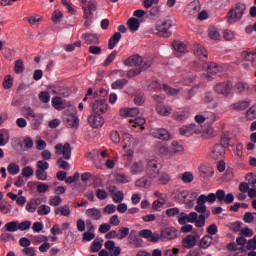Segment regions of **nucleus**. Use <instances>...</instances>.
Instances as JSON below:
<instances>
[{
	"mask_svg": "<svg viewBox=\"0 0 256 256\" xmlns=\"http://www.w3.org/2000/svg\"><path fill=\"white\" fill-rule=\"evenodd\" d=\"M35 173V170H33V168L31 166H26L22 169V175L23 177H33Z\"/></svg>",
	"mask_w": 256,
	"mask_h": 256,
	"instance_id": "69168bd1",
	"label": "nucleus"
},
{
	"mask_svg": "<svg viewBox=\"0 0 256 256\" xmlns=\"http://www.w3.org/2000/svg\"><path fill=\"white\" fill-rule=\"evenodd\" d=\"M43 118H44L43 113L36 114L31 123L32 129L37 131L39 129V127H41V125H43Z\"/></svg>",
	"mask_w": 256,
	"mask_h": 256,
	"instance_id": "473e14b6",
	"label": "nucleus"
},
{
	"mask_svg": "<svg viewBox=\"0 0 256 256\" xmlns=\"http://www.w3.org/2000/svg\"><path fill=\"white\" fill-rule=\"evenodd\" d=\"M199 173H200V176L203 177V179H209L213 177V174L215 173V171L213 167L203 165L199 167Z\"/></svg>",
	"mask_w": 256,
	"mask_h": 256,
	"instance_id": "cd10ccee",
	"label": "nucleus"
},
{
	"mask_svg": "<svg viewBox=\"0 0 256 256\" xmlns=\"http://www.w3.org/2000/svg\"><path fill=\"white\" fill-rule=\"evenodd\" d=\"M14 71L19 75V73H23L25 71V65L23 64V60H16Z\"/></svg>",
	"mask_w": 256,
	"mask_h": 256,
	"instance_id": "bf43d9fd",
	"label": "nucleus"
},
{
	"mask_svg": "<svg viewBox=\"0 0 256 256\" xmlns=\"http://www.w3.org/2000/svg\"><path fill=\"white\" fill-rule=\"evenodd\" d=\"M87 7L89 10H87V8H84V13L86 19H89V17H91V11H97V2L95 0H89L87 3Z\"/></svg>",
	"mask_w": 256,
	"mask_h": 256,
	"instance_id": "e433bc0d",
	"label": "nucleus"
},
{
	"mask_svg": "<svg viewBox=\"0 0 256 256\" xmlns=\"http://www.w3.org/2000/svg\"><path fill=\"white\" fill-rule=\"evenodd\" d=\"M39 205V200L37 199H32L26 204V211L28 213H35L37 211V207Z\"/></svg>",
	"mask_w": 256,
	"mask_h": 256,
	"instance_id": "a19ab883",
	"label": "nucleus"
},
{
	"mask_svg": "<svg viewBox=\"0 0 256 256\" xmlns=\"http://www.w3.org/2000/svg\"><path fill=\"white\" fill-rule=\"evenodd\" d=\"M173 26L170 19L160 20L155 25V33L161 37H171V27Z\"/></svg>",
	"mask_w": 256,
	"mask_h": 256,
	"instance_id": "6e6552de",
	"label": "nucleus"
},
{
	"mask_svg": "<svg viewBox=\"0 0 256 256\" xmlns=\"http://www.w3.org/2000/svg\"><path fill=\"white\" fill-rule=\"evenodd\" d=\"M204 198H201L200 196L197 198V205L195 206V211H197V213H209V211H207V205H205V200H203Z\"/></svg>",
	"mask_w": 256,
	"mask_h": 256,
	"instance_id": "72a5a7b5",
	"label": "nucleus"
},
{
	"mask_svg": "<svg viewBox=\"0 0 256 256\" xmlns=\"http://www.w3.org/2000/svg\"><path fill=\"white\" fill-rule=\"evenodd\" d=\"M215 93L223 95V97H229L231 91H233V83L229 81L219 82L214 86Z\"/></svg>",
	"mask_w": 256,
	"mask_h": 256,
	"instance_id": "9b49d317",
	"label": "nucleus"
},
{
	"mask_svg": "<svg viewBox=\"0 0 256 256\" xmlns=\"http://www.w3.org/2000/svg\"><path fill=\"white\" fill-rule=\"evenodd\" d=\"M105 249L109 251L110 256H119L121 255V247L115 245V241L108 240L104 243Z\"/></svg>",
	"mask_w": 256,
	"mask_h": 256,
	"instance_id": "aec40b11",
	"label": "nucleus"
},
{
	"mask_svg": "<svg viewBox=\"0 0 256 256\" xmlns=\"http://www.w3.org/2000/svg\"><path fill=\"white\" fill-rule=\"evenodd\" d=\"M68 127L77 129L79 127V118L76 115H70L65 118Z\"/></svg>",
	"mask_w": 256,
	"mask_h": 256,
	"instance_id": "f704fd0d",
	"label": "nucleus"
},
{
	"mask_svg": "<svg viewBox=\"0 0 256 256\" xmlns=\"http://www.w3.org/2000/svg\"><path fill=\"white\" fill-rule=\"evenodd\" d=\"M82 37L87 45H99V37L95 34L84 33L82 34Z\"/></svg>",
	"mask_w": 256,
	"mask_h": 256,
	"instance_id": "c756f323",
	"label": "nucleus"
},
{
	"mask_svg": "<svg viewBox=\"0 0 256 256\" xmlns=\"http://www.w3.org/2000/svg\"><path fill=\"white\" fill-rule=\"evenodd\" d=\"M4 229L9 231V233H15V231H19V221H11L6 223Z\"/></svg>",
	"mask_w": 256,
	"mask_h": 256,
	"instance_id": "37998d69",
	"label": "nucleus"
},
{
	"mask_svg": "<svg viewBox=\"0 0 256 256\" xmlns=\"http://www.w3.org/2000/svg\"><path fill=\"white\" fill-rule=\"evenodd\" d=\"M208 37H210L213 41H219V39H221V33L219 32V29L210 27L208 30Z\"/></svg>",
	"mask_w": 256,
	"mask_h": 256,
	"instance_id": "79ce46f5",
	"label": "nucleus"
},
{
	"mask_svg": "<svg viewBox=\"0 0 256 256\" xmlns=\"http://www.w3.org/2000/svg\"><path fill=\"white\" fill-rule=\"evenodd\" d=\"M202 69L205 71L202 75V79H206V81H211L213 79V75H219V73L223 72V67L213 62H205L202 65Z\"/></svg>",
	"mask_w": 256,
	"mask_h": 256,
	"instance_id": "423d86ee",
	"label": "nucleus"
},
{
	"mask_svg": "<svg viewBox=\"0 0 256 256\" xmlns=\"http://www.w3.org/2000/svg\"><path fill=\"white\" fill-rule=\"evenodd\" d=\"M101 247H103V240L102 239H95L91 246H90V249L92 251V253H97Z\"/></svg>",
	"mask_w": 256,
	"mask_h": 256,
	"instance_id": "8fccbe9b",
	"label": "nucleus"
},
{
	"mask_svg": "<svg viewBox=\"0 0 256 256\" xmlns=\"http://www.w3.org/2000/svg\"><path fill=\"white\" fill-rule=\"evenodd\" d=\"M127 83H128L127 79H120L113 82L111 87L112 89H123V87H125Z\"/></svg>",
	"mask_w": 256,
	"mask_h": 256,
	"instance_id": "4d7b16f0",
	"label": "nucleus"
},
{
	"mask_svg": "<svg viewBox=\"0 0 256 256\" xmlns=\"http://www.w3.org/2000/svg\"><path fill=\"white\" fill-rule=\"evenodd\" d=\"M162 232V241H171L177 239V229L173 227L165 228Z\"/></svg>",
	"mask_w": 256,
	"mask_h": 256,
	"instance_id": "412c9836",
	"label": "nucleus"
},
{
	"mask_svg": "<svg viewBox=\"0 0 256 256\" xmlns=\"http://www.w3.org/2000/svg\"><path fill=\"white\" fill-rule=\"evenodd\" d=\"M199 11H201V2L199 0L191 1L184 9L186 17L189 18L197 17V15H199Z\"/></svg>",
	"mask_w": 256,
	"mask_h": 256,
	"instance_id": "9d476101",
	"label": "nucleus"
},
{
	"mask_svg": "<svg viewBox=\"0 0 256 256\" xmlns=\"http://www.w3.org/2000/svg\"><path fill=\"white\" fill-rule=\"evenodd\" d=\"M246 181H248V185L251 187L248 189V197L253 199L256 197V177L253 173H248L246 175Z\"/></svg>",
	"mask_w": 256,
	"mask_h": 256,
	"instance_id": "f3484780",
	"label": "nucleus"
},
{
	"mask_svg": "<svg viewBox=\"0 0 256 256\" xmlns=\"http://www.w3.org/2000/svg\"><path fill=\"white\" fill-rule=\"evenodd\" d=\"M246 9L247 6L243 3H237L235 6H233L226 16L229 25H233L238 23V21H241V19H243V15H245Z\"/></svg>",
	"mask_w": 256,
	"mask_h": 256,
	"instance_id": "20e7f679",
	"label": "nucleus"
},
{
	"mask_svg": "<svg viewBox=\"0 0 256 256\" xmlns=\"http://www.w3.org/2000/svg\"><path fill=\"white\" fill-rule=\"evenodd\" d=\"M85 215L89 221H99L103 218V212L99 208H88Z\"/></svg>",
	"mask_w": 256,
	"mask_h": 256,
	"instance_id": "dca6fc26",
	"label": "nucleus"
},
{
	"mask_svg": "<svg viewBox=\"0 0 256 256\" xmlns=\"http://www.w3.org/2000/svg\"><path fill=\"white\" fill-rule=\"evenodd\" d=\"M247 107H249V102L247 101L237 102L232 105V109H235L236 111H244Z\"/></svg>",
	"mask_w": 256,
	"mask_h": 256,
	"instance_id": "5fc2aeb1",
	"label": "nucleus"
},
{
	"mask_svg": "<svg viewBox=\"0 0 256 256\" xmlns=\"http://www.w3.org/2000/svg\"><path fill=\"white\" fill-rule=\"evenodd\" d=\"M116 181H117V183H122V184L130 183L131 178L125 174H118L116 176Z\"/></svg>",
	"mask_w": 256,
	"mask_h": 256,
	"instance_id": "0e129e2a",
	"label": "nucleus"
},
{
	"mask_svg": "<svg viewBox=\"0 0 256 256\" xmlns=\"http://www.w3.org/2000/svg\"><path fill=\"white\" fill-rule=\"evenodd\" d=\"M27 20L31 27H39L40 23L43 21V16L39 14L31 15L27 17Z\"/></svg>",
	"mask_w": 256,
	"mask_h": 256,
	"instance_id": "2f4dec72",
	"label": "nucleus"
},
{
	"mask_svg": "<svg viewBox=\"0 0 256 256\" xmlns=\"http://www.w3.org/2000/svg\"><path fill=\"white\" fill-rule=\"evenodd\" d=\"M124 65L127 67H138V69H149L151 61L143 60V57L139 55H132L125 60Z\"/></svg>",
	"mask_w": 256,
	"mask_h": 256,
	"instance_id": "0eeeda50",
	"label": "nucleus"
},
{
	"mask_svg": "<svg viewBox=\"0 0 256 256\" xmlns=\"http://www.w3.org/2000/svg\"><path fill=\"white\" fill-rule=\"evenodd\" d=\"M7 197H9V199H11L12 201H16V204L19 207H25V203H27V197L17 196V194H15L13 192H8Z\"/></svg>",
	"mask_w": 256,
	"mask_h": 256,
	"instance_id": "bb28decb",
	"label": "nucleus"
},
{
	"mask_svg": "<svg viewBox=\"0 0 256 256\" xmlns=\"http://www.w3.org/2000/svg\"><path fill=\"white\" fill-rule=\"evenodd\" d=\"M120 117H137L139 114V109L138 108H121L119 110Z\"/></svg>",
	"mask_w": 256,
	"mask_h": 256,
	"instance_id": "a878e982",
	"label": "nucleus"
},
{
	"mask_svg": "<svg viewBox=\"0 0 256 256\" xmlns=\"http://www.w3.org/2000/svg\"><path fill=\"white\" fill-rule=\"evenodd\" d=\"M109 193L111 194L114 203H121V201L125 199V193H123V191H117L115 186L109 188Z\"/></svg>",
	"mask_w": 256,
	"mask_h": 256,
	"instance_id": "5701e85b",
	"label": "nucleus"
},
{
	"mask_svg": "<svg viewBox=\"0 0 256 256\" xmlns=\"http://www.w3.org/2000/svg\"><path fill=\"white\" fill-rule=\"evenodd\" d=\"M55 153L58 156H63V159H71V145L69 143H58L54 147Z\"/></svg>",
	"mask_w": 256,
	"mask_h": 256,
	"instance_id": "f8f14e48",
	"label": "nucleus"
},
{
	"mask_svg": "<svg viewBox=\"0 0 256 256\" xmlns=\"http://www.w3.org/2000/svg\"><path fill=\"white\" fill-rule=\"evenodd\" d=\"M241 57H242V59H244V61H248V62L252 63V61L254 59H256V53L244 51V52H242Z\"/></svg>",
	"mask_w": 256,
	"mask_h": 256,
	"instance_id": "864d4df0",
	"label": "nucleus"
},
{
	"mask_svg": "<svg viewBox=\"0 0 256 256\" xmlns=\"http://www.w3.org/2000/svg\"><path fill=\"white\" fill-rule=\"evenodd\" d=\"M54 212L56 215L60 214L62 217H69L71 215V208L69 205H64L56 208Z\"/></svg>",
	"mask_w": 256,
	"mask_h": 256,
	"instance_id": "4c0bfd02",
	"label": "nucleus"
},
{
	"mask_svg": "<svg viewBox=\"0 0 256 256\" xmlns=\"http://www.w3.org/2000/svg\"><path fill=\"white\" fill-rule=\"evenodd\" d=\"M88 123L93 129H101L105 125V119L101 114H92L88 117Z\"/></svg>",
	"mask_w": 256,
	"mask_h": 256,
	"instance_id": "4468645a",
	"label": "nucleus"
},
{
	"mask_svg": "<svg viewBox=\"0 0 256 256\" xmlns=\"http://www.w3.org/2000/svg\"><path fill=\"white\" fill-rule=\"evenodd\" d=\"M109 109V105L104 101H95L92 105V111L94 115H102L103 113H107Z\"/></svg>",
	"mask_w": 256,
	"mask_h": 256,
	"instance_id": "a211bd4d",
	"label": "nucleus"
},
{
	"mask_svg": "<svg viewBox=\"0 0 256 256\" xmlns=\"http://www.w3.org/2000/svg\"><path fill=\"white\" fill-rule=\"evenodd\" d=\"M209 157L215 161L223 159L225 157V147L221 144L214 145L210 150Z\"/></svg>",
	"mask_w": 256,
	"mask_h": 256,
	"instance_id": "2eb2a0df",
	"label": "nucleus"
},
{
	"mask_svg": "<svg viewBox=\"0 0 256 256\" xmlns=\"http://www.w3.org/2000/svg\"><path fill=\"white\" fill-rule=\"evenodd\" d=\"M164 256H179V248L166 249Z\"/></svg>",
	"mask_w": 256,
	"mask_h": 256,
	"instance_id": "774afa93",
	"label": "nucleus"
},
{
	"mask_svg": "<svg viewBox=\"0 0 256 256\" xmlns=\"http://www.w3.org/2000/svg\"><path fill=\"white\" fill-rule=\"evenodd\" d=\"M52 106L57 111H61V109H63V99H61L60 97L52 98Z\"/></svg>",
	"mask_w": 256,
	"mask_h": 256,
	"instance_id": "6e6d98bb",
	"label": "nucleus"
},
{
	"mask_svg": "<svg viewBox=\"0 0 256 256\" xmlns=\"http://www.w3.org/2000/svg\"><path fill=\"white\" fill-rule=\"evenodd\" d=\"M39 99L41 103H49L51 101V95L47 91H42L39 94Z\"/></svg>",
	"mask_w": 256,
	"mask_h": 256,
	"instance_id": "e2e57ef3",
	"label": "nucleus"
},
{
	"mask_svg": "<svg viewBox=\"0 0 256 256\" xmlns=\"http://www.w3.org/2000/svg\"><path fill=\"white\" fill-rule=\"evenodd\" d=\"M37 213L40 216L49 215V213H51V207L49 205L42 204L38 207Z\"/></svg>",
	"mask_w": 256,
	"mask_h": 256,
	"instance_id": "603ef678",
	"label": "nucleus"
},
{
	"mask_svg": "<svg viewBox=\"0 0 256 256\" xmlns=\"http://www.w3.org/2000/svg\"><path fill=\"white\" fill-rule=\"evenodd\" d=\"M155 151L159 157H163L164 159H172V157H177V155H183V153H185V145L179 143L178 141H173L169 147L158 144Z\"/></svg>",
	"mask_w": 256,
	"mask_h": 256,
	"instance_id": "f03ea898",
	"label": "nucleus"
},
{
	"mask_svg": "<svg viewBox=\"0 0 256 256\" xmlns=\"http://www.w3.org/2000/svg\"><path fill=\"white\" fill-rule=\"evenodd\" d=\"M121 41V33L116 32L114 35L109 39L108 47L109 49H115L117 47V43Z\"/></svg>",
	"mask_w": 256,
	"mask_h": 256,
	"instance_id": "58836bf2",
	"label": "nucleus"
},
{
	"mask_svg": "<svg viewBox=\"0 0 256 256\" xmlns=\"http://www.w3.org/2000/svg\"><path fill=\"white\" fill-rule=\"evenodd\" d=\"M171 181V175L167 172H161L157 160L147 161L146 175L135 181V187L139 189H149L151 185H167Z\"/></svg>",
	"mask_w": 256,
	"mask_h": 256,
	"instance_id": "f257e3e1",
	"label": "nucleus"
},
{
	"mask_svg": "<svg viewBox=\"0 0 256 256\" xmlns=\"http://www.w3.org/2000/svg\"><path fill=\"white\" fill-rule=\"evenodd\" d=\"M173 47L178 53H187V45H185V43H183L182 41H174Z\"/></svg>",
	"mask_w": 256,
	"mask_h": 256,
	"instance_id": "c03bdc74",
	"label": "nucleus"
},
{
	"mask_svg": "<svg viewBox=\"0 0 256 256\" xmlns=\"http://www.w3.org/2000/svg\"><path fill=\"white\" fill-rule=\"evenodd\" d=\"M200 198L204 200L205 203H215V201H218L220 203H226L227 205H230V203H233L235 201V196L233 193L225 194L224 190H217L216 193H209L208 195L201 194Z\"/></svg>",
	"mask_w": 256,
	"mask_h": 256,
	"instance_id": "7ed1b4c3",
	"label": "nucleus"
},
{
	"mask_svg": "<svg viewBox=\"0 0 256 256\" xmlns=\"http://www.w3.org/2000/svg\"><path fill=\"white\" fill-rule=\"evenodd\" d=\"M9 143V130L2 129L0 130V147H5Z\"/></svg>",
	"mask_w": 256,
	"mask_h": 256,
	"instance_id": "ea45409f",
	"label": "nucleus"
},
{
	"mask_svg": "<svg viewBox=\"0 0 256 256\" xmlns=\"http://www.w3.org/2000/svg\"><path fill=\"white\" fill-rule=\"evenodd\" d=\"M197 245V237L194 235H187L182 239V247L184 249H193Z\"/></svg>",
	"mask_w": 256,
	"mask_h": 256,
	"instance_id": "4be33fe9",
	"label": "nucleus"
},
{
	"mask_svg": "<svg viewBox=\"0 0 256 256\" xmlns=\"http://www.w3.org/2000/svg\"><path fill=\"white\" fill-rule=\"evenodd\" d=\"M194 55L203 62L207 61V50L201 44L194 45Z\"/></svg>",
	"mask_w": 256,
	"mask_h": 256,
	"instance_id": "b1692460",
	"label": "nucleus"
},
{
	"mask_svg": "<svg viewBox=\"0 0 256 256\" xmlns=\"http://www.w3.org/2000/svg\"><path fill=\"white\" fill-rule=\"evenodd\" d=\"M61 19H63V12L61 10H55L52 14L53 23H60Z\"/></svg>",
	"mask_w": 256,
	"mask_h": 256,
	"instance_id": "680f3d73",
	"label": "nucleus"
},
{
	"mask_svg": "<svg viewBox=\"0 0 256 256\" xmlns=\"http://www.w3.org/2000/svg\"><path fill=\"white\" fill-rule=\"evenodd\" d=\"M198 135H201L203 139H213L215 137V129L213 127H208L203 130V127L200 126V133Z\"/></svg>",
	"mask_w": 256,
	"mask_h": 256,
	"instance_id": "7c9ffc66",
	"label": "nucleus"
},
{
	"mask_svg": "<svg viewBox=\"0 0 256 256\" xmlns=\"http://www.w3.org/2000/svg\"><path fill=\"white\" fill-rule=\"evenodd\" d=\"M248 88H249V86L247 85V83L238 82L234 86V91H236V93H243V91H245Z\"/></svg>",
	"mask_w": 256,
	"mask_h": 256,
	"instance_id": "052dcab7",
	"label": "nucleus"
},
{
	"mask_svg": "<svg viewBox=\"0 0 256 256\" xmlns=\"http://www.w3.org/2000/svg\"><path fill=\"white\" fill-rule=\"evenodd\" d=\"M128 170L131 175H143L147 172V162L145 160H134L128 165Z\"/></svg>",
	"mask_w": 256,
	"mask_h": 256,
	"instance_id": "1a4fd4ad",
	"label": "nucleus"
},
{
	"mask_svg": "<svg viewBox=\"0 0 256 256\" xmlns=\"http://www.w3.org/2000/svg\"><path fill=\"white\" fill-rule=\"evenodd\" d=\"M151 135L156 139H161L162 141H168V139H171V134H169L167 129L154 128L151 130Z\"/></svg>",
	"mask_w": 256,
	"mask_h": 256,
	"instance_id": "6ab92c4d",
	"label": "nucleus"
},
{
	"mask_svg": "<svg viewBox=\"0 0 256 256\" xmlns=\"http://www.w3.org/2000/svg\"><path fill=\"white\" fill-rule=\"evenodd\" d=\"M156 112L161 117H169L173 113V108L171 106H165L164 104H158L156 106Z\"/></svg>",
	"mask_w": 256,
	"mask_h": 256,
	"instance_id": "393cba45",
	"label": "nucleus"
},
{
	"mask_svg": "<svg viewBox=\"0 0 256 256\" xmlns=\"http://www.w3.org/2000/svg\"><path fill=\"white\" fill-rule=\"evenodd\" d=\"M123 149L125 151L126 157H133L135 155V147H137V144L139 141L128 132H123Z\"/></svg>",
	"mask_w": 256,
	"mask_h": 256,
	"instance_id": "39448f33",
	"label": "nucleus"
},
{
	"mask_svg": "<svg viewBox=\"0 0 256 256\" xmlns=\"http://www.w3.org/2000/svg\"><path fill=\"white\" fill-rule=\"evenodd\" d=\"M127 235H129V228L128 227H121L119 229V233H118L119 241L125 239V237H127Z\"/></svg>",
	"mask_w": 256,
	"mask_h": 256,
	"instance_id": "338daca9",
	"label": "nucleus"
},
{
	"mask_svg": "<svg viewBox=\"0 0 256 256\" xmlns=\"http://www.w3.org/2000/svg\"><path fill=\"white\" fill-rule=\"evenodd\" d=\"M181 197L185 203H189L190 207H193V201H195V198L197 197V193L189 192V191H182Z\"/></svg>",
	"mask_w": 256,
	"mask_h": 256,
	"instance_id": "c85d7f7f",
	"label": "nucleus"
},
{
	"mask_svg": "<svg viewBox=\"0 0 256 256\" xmlns=\"http://www.w3.org/2000/svg\"><path fill=\"white\" fill-rule=\"evenodd\" d=\"M13 76L11 75H6L4 77V81H3V88L4 89H11V87H13Z\"/></svg>",
	"mask_w": 256,
	"mask_h": 256,
	"instance_id": "13d9d810",
	"label": "nucleus"
},
{
	"mask_svg": "<svg viewBox=\"0 0 256 256\" xmlns=\"http://www.w3.org/2000/svg\"><path fill=\"white\" fill-rule=\"evenodd\" d=\"M130 31H139V20L136 18H130L127 22Z\"/></svg>",
	"mask_w": 256,
	"mask_h": 256,
	"instance_id": "3c124183",
	"label": "nucleus"
},
{
	"mask_svg": "<svg viewBox=\"0 0 256 256\" xmlns=\"http://www.w3.org/2000/svg\"><path fill=\"white\" fill-rule=\"evenodd\" d=\"M22 114L26 119L34 118L37 114H35V110L31 108L30 106H24L22 108Z\"/></svg>",
	"mask_w": 256,
	"mask_h": 256,
	"instance_id": "de8ad7c7",
	"label": "nucleus"
},
{
	"mask_svg": "<svg viewBox=\"0 0 256 256\" xmlns=\"http://www.w3.org/2000/svg\"><path fill=\"white\" fill-rule=\"evenodd\" d=\"M13 211V206L8 202H0V213L3 215H9Z\"/></svg>",
	"mask_w": 256,
	"mask_h": 256,
	"instance_id": "49530a36",
	"label": "nucleus"
},
{
	"mask_svg": "<svg viewBox=\"0 0 256 256\" xmlns=\"http://www.w3.org/2000/svg\"><path fill=\"white\" fill-rule=\"evenodd\" d=\"M213 245V237L206 235L204 236L199 243L200 249H209Z\"/></svg>",
	"mask_w": 256,
	"mask_h": 256,
	"instance_id": "c9c22d12",
	"label": "nucleus"
},
{
	"mask_svg": "<svg viewBox=\"0 0 256 256\" xmlns=\"http://www.w3.org/2000/svg\"><path fill=\"white\" fill-rule=\"evenodd\" d=\"M180 135L183 137H191V135H199L201 133V126L195 124H189L186 126H182L179 129Z\"/></svg>",
	"mask_w": 256,
	"mask_h": 256,
	"instance_id": "ddd939ff",
	"label": "nucleus"
},
{
	"mask_svg": "<svg viewBox=\"0 0 256 256\" xmlns=\"http://www.w3.org/2000/svg\"><path fill=\"white\" fill-rule=\"evenodd\" d=\"M209 215H211V212H206V214H201L196 219L195 225L196 227H204L205 226V220L209 219Z\"/></svg>",
	"mask_w": 256,
	"mask_h": 256,
	"instance_id": "a18cd8bd",
	"label": "nucleus"
},
{
	"mask_svg": "<svg viewBox=\"0 0 256 256\" xmlns=\"http://www.w3.org/2000/svg\"><path fill=\"white\" fill-rule=\"evenodd\" d=\"M7 171L10 175H19L21 173V167L17 163H10L7 167Z\"/></svg>",
	"mask_w": 256,
	"mask_h": 256,
	"instance_id": "09e8293b",
	"label": "nucleus"
}]
</instances>
